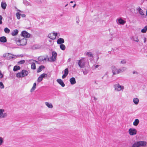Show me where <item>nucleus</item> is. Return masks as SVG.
I'll return each mask as SVG.
<instances>
[{
    "mask_svg": "<svg viewBox=\"0 0 147 147\" xmlns=\"http://www.w3.org/2000/svg\"><path fill=\"white\" fill-rule=\"evenodd\" d=\"M28 71L26 70H22L21 72L16 74V77L18 78H22L26 76L28 74Z\"/></svg>",
    "mask_w": 147,
    "mask_h": 147,
    "instance_id": "nucleus-4",
    "label": "nucleus"
},
{
    "mask_svg": "<svg viewBox=\"0 0 147 147\" xmlns=\"http://www.w3.org/2000/svg\"><path fill=\"white\" fill-rule=\"evenodd\" d=\"M20 69V67L18 66H15L14 67L13 70L14 71H16L17 70H19Z\"/></svg>",
    "mask_w": 147,
    "mask_h": 147,
    "instance_id": "nucleus-32",
    "label": "nucleus"
},
{
    "mask_svg": "<svg viewBox=\"0 0 147 147\" xmlns=\"http://www.w3.org/2000/svg\"><path fill=\"white\" fill-rule=\"evenodd\" d=\"M137 131L135 129L133 128H130L128 131V132L130 135L133 136L137 134Z\"/></svg>",
    "mask_w": 147,
    "mask_h": 147,
    "instance_id": "nucleus-10",
    "label": "nucleus"
},
{
    "mask_svg": "<svg viewBox=\"0 0 147 147\" xmlns=\"http://www.w3.org/2000/svg\"><path fill=\"white\" fill-rule=\"evenodd\" d=\"M147 30V26H146L144 27V28L143 29L141 30V32L142 33H145L146 32Z\"/></svg>",
    "mask_w": 147,
    "mask_h": 147,
    "instance_id": "nucleus-36",
    "label": "nucleus"
},
{
    "mask_svg": "<svg viewBox=\"0 0 147 147\" xmlns=\"http://www.w3.org/2000/svg\"><path fill=\"white\" fill-rule=\"evenodd\" d=\"M133 74H138V73L136 71H134L133 72Z\"/></svg>",
    "mask_w": 147,
    "mask_h": 147,
    "instance_id": "nucleus-46",
    "label": "nucleus"
},
{
    "mask_svg": "<svg viewBox=\"0 0 147 147\" xmlns=\"http://www.w3.org/2000/svg\"><path fill=\"white\" fill-rule=\"evenodd\" d=\"M69 81L71 84L72 85L75 84L76 82L75 79L74 77H72L70 78Z\"/></svg>",
    "mask_w": 147,
    "mask_h": 147,
    "instance_id": "nucleus-21",
    "label": "nucleus"
},
{
    "mask_svg": "<svg viewBox=\"0 0 147 147\" xmlns=\"http://www.w3.org/2000/svg\"><path fill=\"white\" fill-rule=\"evenodd\" d=\"M48 60L49 61V58L48 59Z\"/></svg>",
    "mask_w": 147,
    "mask_h": 147,
    "instance_id": "nucleus-57",
    "label": "nucleus"
},
{
    "mask_svg": "<svg viewBox=\"0 0 147 147\" xmlns=\"http://www.w3.org/2000/svg\"><path fill=\"white\" fill-rule=\"evenodd\" d=\"M76 20H77V21H76V22L77 24H78L80 22V20H79V18L78 17H76Z\"/></svg>",
    "mask_w": 147,
    "mask_h": 147,
    "instance_id": "nucleus-45",
    "label": "nucleus"
},
{
    "mask_svg": "<svg viewBox=\"0 0 147 147\" xmlns=\"http://www.w3.org/2000/svg\"><path fill=\"white\" fill-rule=\"evenodd\" d=\"M47 59L46 57L43 56H40L38 58V60L40 61H46Z\"/></svg>",
    "mask_w": 147,
    "mask_h": 147,
    "instance_id": "nucleus-20",
    "label": "nucleus"
},
{
    "mask_svg": "<svg viewBox=\"0 0 147 147\" xmlns=\"http://www.w3.org/2000/svg\"><path fill=\"white\" fill-rule=\"evenodd\" d=\"M73 2V1H71L70 2L71 3H72Z\"/></svg>",
    "mask_w": 147,
    "mask_h": 147,
    "instance_id": "nucleus-54",
    "label": "nucleus"
},
{
    "mask_svg": "<svg viewBox=\"0 0 147 147\" xmlns=\"http://www.w3.org/2000/svg\"><path fill=\"white\" fill-rule=\"evenodd\" d=\"M77 61L78 65L81 68H83L85 67L86 61L84 58H82Z\"/></svg>",
    "mask_w": 147,
    "mask_h": 147,
    "instance_id": "nucleus-8",
    "label": "nucleus"
},
{
    "mask_svg": "<svg viewBox=\"0 0 147 147\" xmlns=\"http://www.w3.org/2000/svg\"><path fill=\"white\" fill-rule=\"evenodd\" d=\"M36 83H34L33 84V86L30 90V92H32L33 91L36 89Z\"/></svg>",
    "mask_w": 147,
    "mask_h": 147,
    "instance_id": "nucleus-31",
    "label": "nucleus"
},
{
    "mask_svg": "<svg viewBox=\"0 0 147 147\" xmlns=\"http://www.w3.org/2000/svg\"><path fill=\"white\" fill-rule=\"evenodd\" d=\"M22 36L25 38H28L30 37V34L25 31H23L21 34Z\"/></svg>",
    "mask_w": 147,
    "mask_h": 147,
    "instance_id": "nucleus-11",
    "label": "nucleus"
},
{
    "mask_svg": "<svg viewBox=\"0 0 147 147\" xmlns=\"http://www.w3.org/2000/svg\"><path fill=\"white\" fill-rule=\"evenodd\" d=\"M83 73L84 75H86L87 74V73H86L85 72L83 71Z\"/></svg>",
    "mask_w": 147,
    "mask_h": 147,
    "instance_id": "nucleus-52",
    "label": "nucleus"
},
{
    "mask_svg": "<svg viewBox=\"0 0 147 147\" xmlns=\"http://www.w3.org/2000/svg\"><path fill=\"white\" fill-rule=\"evenodd\" d=\"M117 22L118 24L122 25H123L126 23V21L121 18L117 19Z\"/></svg>",
    "mask_w": 147,
    "mask_h": 147,
    "instance_id": "nucleus-13",
    "label": "nucleus"
},
{
    "mask_svg": "<svg viewBox=\"0 0 147 147\" xmlns=\"http://www.w3.org/2000/svg\"><path fill=\"white\" fill-rule=\"evenodd\" d=\"M21 55H15L11 53H7L3 55V57L7 59H16L18 57H20Z\"/></svg>",
    "mask_w": 147,
    "mask_h": 147,
    "instance_id": "nucleus-3",
    "label": "nucleus"
},
{
    "mask_svg": "<svg viewBox=\"0 0 147 147\" xmlns=\"http://www.w3.org/2000/svg\"><path fill=\"white\" fill-rule=\"evenodd\" d=\"M64 42V39L61 38H58L57 41V43L58 44H62Z\"/></svg>",
    "mask_w": 147,
    "mask_h": 147,
    "instance_id": "nucleus-19",
    "label": "nucleus"
},
{
    "mask_svg": "<svg viewBox=\"0 0 147 147\" xmlns=\"http://www.w3.org/2000/svg\"><path fill=\"white\" fill-rule=\"evenodd\" d=\"M146 144V142L144 141L136 142L133 144L131 147H144Z\"/></svg>",
    "mask_w": 147,
    "mask_h": 147,
    "instance_id": "nucleus-2",
    "label": "nucleus"
},
{
    "mask_svg": "<svg viewBox=\"0 0 147 147\" xmlns=\"http://www.w3.org/2000/svg\"><path fill=\"white\" fill-rule=\"evenodd\" d=\"M36 0V1L38 3H39L40 1V0Z\"/></svg>",
    "mask_w": 147,
    "mask_h": 147,
    "instance_id": "nucleus-50",
    "label": "nucleus"
},
{
    "mask_svg": "<svg viewBox=\"0 0 147 147\" xmlns=\"http://www.w3.org/2000/svg\"><path fill=\"white\" fill-rule=\"evenodd\" d=\"M16 16H17V18L18 19H20V16L21 15L19 13V12H17L16 13Z\"/></svg>",
    "mask_w": 147,
    "mask_h": 147,
    "instance_id": "nucleus-39",
    "label": "nucleus"
},
{
    "mask_svg": "<svg viewBox=\"0 0 147 147\" xmlns=\"http://www.w3.org/2000/svg\"><path fill=\"white\" fill-rule=\"evenodd\" d=\"M86 56L89 57L90 59L92 60L93 58V55L92 53L90 52H88L86 53Z\"/></svg>",
    "mask_w": 147,
    "mask_h": 147,
    "instance_id": "nucleus-16",
    "label": "nucleus"
},
{
    "mask_svg": "<svg viewBox=\"0 0 147 147\" xmlns=\"http://www.w3.org/2000/svg\"><path fill=\"white\" fill-rule=\"evenodd\" d=\"M7 40L5 37L3 36L0 37V41L2 42H5Z\"/></svg>",
    "mask_w": 147,
    "mask_h": 147,
    "instance_id": "nucleus-23",
    "label": "nucleus"
},
{
    "mask_svg": "<svg viewBox=\"0 0 147 147\" xmlns=\"http://www.w3.org/2000/svg\"><path fill=\"white\" fill-rule=\"evenodd\" d=\"M3 19V18L2 16L0 15V24H1L2 23V20Z\"/></svg>",
    "mask_w": 147,
    "mask_h": 147,
    "instance_id": "nucleus-44",
    "label": "nucleus"
},
{
    "mask_svg": "<svg viewBox=\"0 0 147 147\" xmlns=\"http://www.w3.org/2000/svg\"><path fill=\"white\" fill-rule=\"evenodd\" d=\"M146 15L147 16V9L146 10Z\"/></svg>",
    "mask_w": 147,
    "mask_h": 147,
    "instance_id": "nucleus-55",
    "label": "nucleus"
},
{
    "mask_svg": "<svg viewBox=\"0 0 147 147\" xmlns=\"http://www.w3.org/2000/svg\"><path fill=\"white\" fill-rule=\"evenodd\" d=\"M4 32L7 34H9L10 32V30L7 28H5L4 29Z\"/></svg>",
    "mask_w": 147,
    "mask_h": 147,
    "instance_id": "nucleus-33",
    "label": "nucleus"
},
{
    "mask_svg": "<svg viewBox=\"0 0 147 147\" xmlns=\"http://www.w3.org/2000/svg\"><path fill=\"white\" fill-rule=\"evenodd\" d=\"M16 42L18 45H25L27 43V40L24 38L22 39H17L16 40Z\"/></svg>",
    "mask_w": 147,
    "mask_h": 147,
    "instance_id": "nucleus-6",
    "label": "nucleus"
},
{
    "mask_svg": "<svg viewBox=\"0 0 147 147\" xmlns=\"http://www.w3.org/2000/svg\"><path fill=\"white\" fill-rule=\"evenodd\" d=\"M126 63V60L125 59H123L121 60L120 62V63L122 64H124Z\"/></svg>",
    "mask_w": 147,
    "mask_h": 147,
    "instance_id": "nucleus-42",
    "label": "nucleus"
},
{
    "mask_svg": "<svg viewBox=\"0 0 147 147\" xmlns=\"http://www.w3.org/2000/svg\"><path fill=\"white\" fill-rule=\"evenodd\" d=\"M18 32V30L15 29L13 30L11 32V34L13 36H15L17 35Z\"/></svg>",
    "mask_w": 147,
    "mask_h": 147,
    "instance_id": "nucleus-24",
    "label": "nucleus"
},
{
    "mask_svg": "<svg viewBox=\"0 0 147 147\" xmlns=\"http://www.w3.org/2000/svg\"><path fill=\"white\" fill-rule=\"evenodd\" d=\"M21 16L22 17H25L26 16V15L24 14H22L21 15Z\"/></svg>",
    "mask_w": 147,
    "mask_h": 147,
    "instance_id": "nucleus-47",
    "label": "nucleus"
},
{
    "mask_svg": "<svg viewBox=\"0 0 147 147\" xmlns=\"http://www.w3.org/2000/svg\"><path fill=\"white\" fill-rule=\"evenodd\" d=\"M115 91L117 92L123 91L124 89L123 86L120 85L119 83L115 84L113 86Z\"/></svg>",
    "mask_w": 147,
    "mask_h": 147,
    "instance_id": "nucleus-7",
    "label": "nucleus"
},
{
    "mask_svg": "<svg viewBox=\"0 0 147 147\" xmlns=\"http://www.w3.org/2000/svg\"><path fill=\"white\" fill-rule=\"evenodd\" d=\"M139 121L138 119H136L133 122V124L134 126H137L139 124Z\"/></svg>",
    "mask_w": 147,
    "mask_h": 147,
    "instance_id": "nucleus-29",
    "label": "nucleus"
},
{
    "mask_svg": "<svg viewBox=\"0 0 147 147\" xmlns=\"http://www.w3.org/2000/svg\"><path fill=\"white\" fill-rule=\"evenodd\" d=\"M69 71L68 69L67 68H66L64 70V74L62 76L63 79H64L65 78L68 74Z\"/></svg>",
    "mask_w": 147,
    "mask_h": 147,
    "instance_id": "nucleus-18",
    "label": "nucleus"
},
{
    "mask_svg": "<svg viewBox=\"0 0 147 147\" xmlns=\"http://www.w3.org/2000/svg\"><path fill=\"white\" fill-rule=\"evenodd\" d=\"M8 116L7 111L3 109H0V119H2L7 118Z\"/></svg>",
    "mask_w": 147,
    "mask_h": 147,
    "instance_id": "nucleus-5",
    "label": "nucleus"
},
{
    "mask_svg": "<svg viewBox=\"0 0 147 147\" xmlns=\"http://www.w3.org/2000/svg\"><path fill=\"white\" fill-rule=\"evenodd\" d=\"M45 104L48 108L50 109H52L53 108V105L52 103L48 102H45Z\"/></svg>",
    "mask_w": 147,
    "mask_h": 147,
    "instance_id": "nucleus-22",
    "label": "nucleus"
},
{
    "mask_svg": "<svg viewBox=\"0 0 147 147\" xmlns=\"http://www.w3.org/2000/svg\"><path fill=\"white\" fill-rule=\"evenodd\" d=\"M133 102L136 105H138L139 102V99L138 98H135L133 99Z\"/></svg>",
    "mask_w": 147,
    "mask_h": 147,
    "instance_id": "nucleus-25",
    "label": "nucleus"
},
{
    "mask_svg": "<svg viewBox=\"0 0 147 147\" xmlns=\"http://www.w3.org/2000/svg\"><path fill=\"white\" fill-rule=\"evenodd\" d=\"M60 48L62 50L64 51L65 49V46L64 45L61 44L60 46Z\"/></svg>",
    "mask_w": 147,
    "mask_h": 147,
    "instance_id": "nucleus-34",
    "label": "nucleus"
},
{
    "mask_svg": "<svg viewBox=\"0 0 147 147\" xmlns=\"http://www.w3.org/2000/svg\"><path fill=\"white\" fill-rule=\"evenodd\" d=\"M126 69V67H124L119 68H117L114 66L112 67V70L113 75L122 73L125 71Z\"/></svg>",
    "mask_w": 147,
    "mask_h": 147,
    "instance_id": "nucleus-1",
    "label": "nucleus"
},
{
    "mask_svg": "<svg viewBox=\"0 0 147 147\" xmlns=\"http://www.w3.org/2000/svg\"><path fill=\"white\" fill-rule=\"evenodd\" d=\"M44 68V66L43 65L40 66L37 69V72L38 73L40 72L42 70V69Z\"/></svg>",
    "mask_w": 147,
    "mask_h": 147,
    "instance_id": "nucleus-27",
    "label": "nucleus"
},
{
    "mask_svg": "<svg viewBox=\"0 0 147 147\" xmlns=\"http://www.w3.org/2000/svg\"><path fill=\"white\" fill-rule=\"evenodd\" d=\"M4 142V138L0 136V146L2 145L3 144Z\"/></svg>",
    "mask_w": 147,
    "mask_h": 147,
    "instance_id": "nucleus-30",
    "label": "nucleus"
},
{
    "mask_svg": "<svg viewBox=\"0 0 147 147\" xmlns=\"http://www.w3.org/2000/svg\"><path fill=\"white\" fill-rule=\"evenodd\" d=\"M23 3L26 6L31 5L30 3L26 0H23Z\"/></svg>",
    "mask_w": 147,
    "mask_h": 147,
    "instance_id": "nucleus-28",
    "label": "nucleus"
},
{
    "mask_svg": "<svg viewBox=\"0 0 147 147\" xmlns=\"http://www.w3.org/2000/svg\"><path fill=\"white\" fill-rule=\"evenodd\" d=\"M35 61L36 62L37 61H35L32 59H31L29 60V62H30L32 63L31 65V68L32 69H36V65L35 63L33 62V61Z\"/></svg>",
    "mask_w": 147,
    "mask_h": 147,
    "instance_id": "nucleus-15",
    "label": "nucleus"
},
{
    "mask_svg": "<svg viewBox=\"0 0 147 147\" xmlns=\"http://www.w3.org/2000/svg\"><path fill=\"white\" fill-rule=\"evenodd\" d=\"M94 100H97V99H96L95 97H94Z\"/></svg>",
    "mask_w": 147,
    "mask_h": 147,
    "instance_id": "nucleus-53",
    "label": "nucleus"
},
{
    "mask_svg": "<svg viewBox=\"0 0 147 147\" xmlns=\"http://www.w3.org/2000/svg\"><path fill=\"white\" fill-rule=\"evenodd\" d=\"M42 80V78H41V77H40V76L38 78V82H41Z\"/></svg>",
    "mask_w": 147,
    "mask_h": 147,
    "instance_id": "nucleus-43",
    "label": "nucleus"
},
{
    "mask_svg": "<svg viewBox=\"0 0 147 147\" xmlns=\"http://www.w3.org/2000/svg\"><path fill=\"white\" fill-rule=\"evenodd\" d=\"M57 53L56 52L53 51L52 53V56L51 59V61H54L56 59Z\"/></svg>",
    "mask_w": 147,
    "mask_h": 147,
    "instance_id": "nucleus-12",
    "label": "nucleus"
},
{
    "mask_svg": "<svg viewBox=\"0 0 147 147\" xmlns=\"http://www.w3.org/2000/svg\"><path fill=\"white\" fill-rule=\"evenodd\" d=\"M76 4H75L73 6V8H74L76 6Z\"/></svg>",
    "mask_w": 147,
    "mask_h": 147,
    "instance_id": "nucleus-51",
    "label": "nucleus"
},
{
    "mask_svg": "<svg viewBox=\"0 0 147 147\" xmlns=\"http://www.w3.org/2000/svg\"><path fill=\"white\" fill-rule=\"evenodd\" d=\"M40 76L41 77V78H42V79H43V78L44 77H47V75L46 74L44 73L41 74Z\"/></svg>",
    "mask_w": 147,
    "mask_h": 147,
    "instance_id": "nucleus-37",
    "label": "nucleus"
},
{
    "mask_svg": "<svg viewBox=\"0 0 147 147\" xmlns=\"http://www.w3.org/2000/svg\"><path fill=\"white\" fill-rule=\"evenodd\" d=\"M99 65H96V66H95V68H98V67L99 66Z\"/></svg>",
    "mask_w": 147,
    "mask_h": 147,
    "instance_id": "nucleus-48",
    "label": "nucleus"
},
{
    "mask_svg": "<svg viewBox=\"0 0 147 147\" xmlns=\"http://www.w3.org/2000/svg\"><path fill=\"white\" fill-rule=\"evenodd\" d=\"M4 76V74L1 72L0 70V79L2 78Z\"/></svg>",
    "mask_w": 147,
    "mask_h": 147,
    "instance_id": "nucleus-40",
    "label": "nucleus"
},
{
    "mask_svg": "<svg viewBox=\"0 0 147 147\" xmlns=\"http://www.w3.org/2000/svg\"><path fill=\"white\" fill-rule=\"evenodd\" d=\"M57 82L62 87H64L65 86V84L61 79H58L57 80Z\"/></svg>",
    "mask_w": 147,
    "mask_h": 147,
    "instance_id": "nucleus-17",
    "label": "nucleus"
},
{
    "mask_svg": "<svg viewBox=\"0 0 147 147\" xmlns=\"http://www.w3.org/2000/svg\"><path fill=\"white\" fill-rule=\"evenodd\" d=\"M25 61L24 60H21L18 62V63L19 64H24Z\"/></svg>",
    "mask_w": 147,
    "mask_h": 147,
    "instance_id": "nucleus-41",
    "label": "nucleus"
},
{
    "mask_svg": "<svg viewBox=\"0 0 147 147\" xmlns=\"http://www.w3.org/2000/svg\"><path fill=\"white\" fill-rule=\"evenodd\" d=\"M146 40V38H145L144 39V42H145Z\"/></svg>",
    "mask_w": 147,
    "mask_h": 147,
    "instance_id": "nucleus-49",
    "label": "nucleus"
},
{
    "mask_svg": "<svg viewBox=\"0 0 147 147\" xmlns=\"http://www.w3.org/2000/svg\"><path fill=\"white\" fill-rule=\"evenodd\" d=\"M4 86L2 82H0V88L1 89L4 88Z\"/></svg>",
    "mask_w": 147,
    "mask_h": 147,
    "instance_id": "nucleus-38",
    "label": "nucleus"
},
{
    "mask_svg": "<svg viewBox=\"0 0 147 147\" xmlns=\"http://www.w3.org/2000/svg\"><path fill=\"white\" fill-rule=\"evenodd\" d=\"M137 11L139 13L142 15L143 17H145V15L144 14L143 10L141 9L139 7L137 9Z\"/></svg>",
    "mask_w": 147,
    "mask_h": 147,
    "instance_id": "nucleus-14",
    "label": "nucleus"
},
{
    "mask_svg": "<svg viewBox=\"0 0 147 147\" xmlns=\"http://www.w3.org/2000/svg\"><path fill=\"white\" fill-rule=\"evenodd\" d=\"M1 5L2 8L5 9L6 8L7 4L5 2H2L1 3Z\"/></svg>",
    "mask_w": 147,
    "mask_h": 147,
    "instance_id": "nucleus-26",
    "label": "nucleus"
},
{
    "mask_svg": "<svg viewBox=\"0 0 147 147\" xmlns=\"http://www.w3.org/2000/svg\"><path fill=\"white\" fill-rule=\"evenodd\" d=\"M68 5V4H66L65 5V7H66Z\"/></svg>",
    "mask_w": 147,
    "mask_h": 147,
    "instance_id": "nucleus-56",
    "label": "nucleus"
},
{
    "mask_svg": "<svg viewBox=\"0 0 147 147\" xmlns=\"http://www.w3.org/2000/svg\"><path fill=\"white\" fill-rule=\"evenodd\" d=\"M133 39L134 41L135 42H138L139 41L138 37L137 36H135L133 37Z\"/></svg>",
    "mask_w": 147,
    "mask_h": 147,
    "instance_id": "nucleus-35",
    "label": "nucleus"
},
{
    "mask_svg": "<svg viewBox=\"0 0 147 147\" xmlns=\"http://www.w3.org/2000/svg\"><path fill=\"white\" fill-rule=\"evenodd\" d=\"M58 34L57 32H51L48 34V37L51 39L54 40L56 39Z\"/></svg>",
    "mask_w": 147,
    "mask_h": 147,
    "instance_id": "nucleus-9",
    "label": "nucleus"
}]
</instances>
